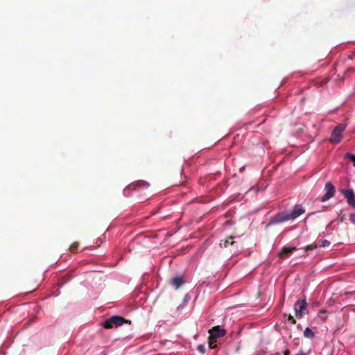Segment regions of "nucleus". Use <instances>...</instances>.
<instances>
[{"label": "nucleus", "mask_w": 355, "mask_h": 355, "mask_svg": "<svg viewBox=\"0 0 355 355\" xmlns=\"http://www.w3.org/2000/svg\"><path fill=\"white\" fill-rule=\"evenodd\" d=\"M296 355H306L304 352H300L298 354H297Z\"/></svg>", "instance_id": "obj_19"}, {"label": "nucleus", "mask_w": 355, "mask_h": 355, "mask_svg": "<svg viewBox=\"0 0 355 355\" xmlns=\"http://www.w3.org/2000/svg\"><path fill=\"white\" fill-rule=\"evenodd\" d=\"M184 284V281L182 277L176 276L172 279V285L175 287V288H179Z\"/></svg>", "instance_id": "obj_9"}, {"label": "nucleus", "mask_w": 355, "mask_h": 355, "mask_svg": "<svg viewBox=\"0 0 355 355\" xmlns=\"http://www.w3.org/2000/svg\"><path fill=\"white\" fill-rule=\"evenodd\" d=\"M345 158H349L353 163V166L355 167V155L349 153H347L345 155Z\"/></svg>", "instance_id": "obj_13"}, {"label": "nucleus", "mask_w": 355, "mask_h": 355, "mask_svg": "<svg viewBox=\"0 0 355 355\" xmlns=\"http://www.w3.org/2000/svg\"><path fill=\"white\" fill-rule=\"evenodd\" d=\"M125 322V320L123 317L113 315L104 322V327L107 329L113 328L114 327H116L121 326Z\"/></svg>", "instance_id": "obj_6"}, {"label": "nucleus", "mask_w": 355, "mask_h": 355, "mask_svg": "<svg viewBox=\"0 0 355 355\" xmlns=\"http://www.w3.org/2000/svg\"><path fill=\"white\" fill-rule=\"evenodd\" d=\"M340 191L346 198L347 204L355 208V193L354 190L352 189H341Z\"/></svg>", "instance_id": "obj_8"}, {"label": "nucleus", "mask_w": 355, "mask_h": 355, "mask_svg": "<svg viewBox=\"0 0 355 355\" xmlns=\"http://www.w3.org/2000/svg\"><path fill=\"white\" fill-rule=\"evenodd\" d=\"M78 245V243H77V242L73 243L70 246V248H69L70 250L73 252L75 250H76V249H77Z\"/></svg>", "instance_id": "obj_17"}, {"label": "nucleus", "mask_w": 355, "mask_h": 355, "mask_svg": "<svg viewBox=\"0 0 355 355\" xmlns=\"http://www.w3.org/2000/svg\"><path fill=\"white\" fill-rule=\"evenodd\" d=\"M197 349L199 352H200L201 354H205V352H206V348H205V346L204 345H199L198 347H197Z\"/></svg>", "instance_id": "obj_15"}, {"label": "nucleus", "mask_w": 355, "mask_h": 355, "mask_svg": "<svg viewBox=\"0 0 355 355\" xmlns=\"http://www.w3.org/2000/svg\"><path fill=\"white\" fill-rule=\"evenodd\" d=\"M304 336L309 339H312L315 336V333L310 327H306L304 331Z\"/></svg>", "instance_id": "obj_10"}, {"label": "nucleus", "mask_w": 355, "mask_h": 355, "mask_svg": "<svg viewBox=\"0 0 355 355\" xmlns=\"http://www.w3.org/2000/svg\"><path fill=\"white\" fill-rule=\"evenodd\" d=\"M346 124L339 123L333 130L331 135V141L334 144H338L342 139V134L346 128Z\"/></svg>", "instance_id": "obj_5"}, {"label": "nucleus", "mask_w": 355, "mask_h": 355, "mask_svg": "<svg viewBox=\"0 0 355 355\" xmlns=\"http://www.w3.org/2000/svg\"><path fill=\"white\" fill-rule=\"evenodd\" d=\"M149 184L147 182L139 180L135 181L123 189V195L126 197L132 195V191L140 192L148 188Z\"/></svg>", "instance_id": "obj_2"}, {"label": "nucleus", "mask_w": 355, "mask_h": 355, "mask_svg": "<svg viewBox=\"0 0 355 355\" xmlns=\"http://www.w3.org/2000/svg\"><path fill=\"white\" fill-rule=\"evenodd\" d=\"M227 331L224 328H219V327H214L212 329L209 330V345L211 348H214L216 345H214V343L217 341L218 339L223 337L226 334Z\"/></svg>", "instance_id": "obj_3"}, {"label": "nucleus", "mask_w": 355, "mask_h": 355, "mask_svg": "<svg viewBox=\"0 0 355 355\" xmlns=\"http://www.w3.org/2000/svg\"><path fill=\"white\" fill-rule=\"evenodd\" d=\"M305 212L304 208L302 205H295L290 211L279 212L271 217L268 225L284 223L290 220H294Z\"/></svg>", "instance_id": "obj_1"}, {"label": "nucleus", "mask_w": 355, "mask_h": 355, "mask_svg": "<svg viewBox=\"0 0 355 355\" xmlns=\"http://www.w3.org/2000/svg\"><path fill=\"white\" fill-rule=\"evenodd\" d=\"M295 315L297 318H302L305 314H308L307 302L306 298L299 299L295 304Z\"/></svg>", "instance_id": "obj_4"}, {"label": "nucleus", "mask_w": 355, "mask_h": 355, "mask_svg": "<svg viewBox=\"0 0 355 355\" xmlns=\"http://www.w3.org/2000/svg\"><path fill=\"white\" fill-rule=\"evenodd\" d=\"M329 245H330V242L327 239L322 240L321 242V244H320V247H322V248L328 247Z\"/></svg>", "instance_id": "obj_16"}, {"label": "nucleus", "mask_w": 355, "mask_h": 355, "mask_svg": "<svg viewBox=\"0 0 355 355\" xmlns=\"http://www.w3.org/2000/svg\"><path fill=\"white\" fill-rule=\"evenodd\" d=\"M316 248H317V245L315 243H312V244L306 245L304 247V250H305V251L313 250L315 249Z\"/></svg>", "instance_id": "obj_14"}, {"label": "nucleus", "mask_w": 355, "mask_h": 355, "mask_svg": "<svg viewBox=\"0 0 355 355\" xmlns=\"http://www.w3.org/2000/svg\"><path fill=\"white\" fill-rule=\"evenodd\" d=\"M325 193L321 196V201L326 202L332 198L336 191L334 185L331 182H327L324 186Z\"/></svg>", "instance_id": "obj_7"}, {"label": "nucleus", "mask_w": 355, "mask_h": 355, "mask_svg": "<svg viewBox=\"0 0 355 355\" xmlns=\"http://www.w3.org/2000/svg\"><path fill=\"white\" fill-rule=\"evenodd\" d=\"M191 300V296L189 294H186L184 297L183 301L181 304H180L178 309H182Z\"/></svg>", "instance_id": "obj_11"}, {"label": "nucleus", "mask_w": 355, "mask_h": 355, "mask_svg": "<svg viewBox=\"0 0 355 355\" xmlns=\"http://www.w3.org/2000/svg\"><path fill=\"white\" fill-rule=\"evenodd\" d=\"M350 220L355 224V214H352L350 215Z\"/></svg>", "instance_id": "obj_18"}, {"label": "nucleus", "mask_w": 355, "mask_h": 355, "mask_svg": "<svg viewBox=\"0 0 355 355\" xmlns=\"http://www.w3.org/2000/svg\"><path fill=\"white\" fill-rule=\"evenodd\" d=\"M295 250V247L286 245L282 248V252L284 254H288L291 253L293 251H294Z\"/></svg>", "instance_id": "obj_12"}]
</instances>
